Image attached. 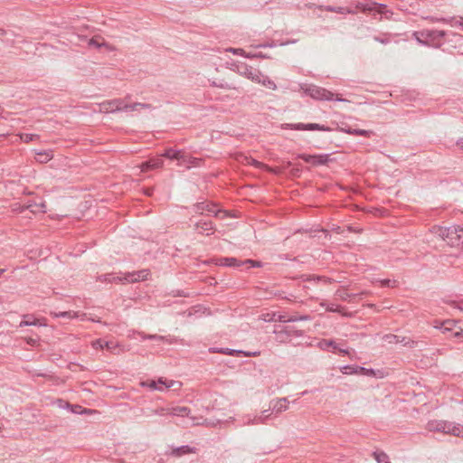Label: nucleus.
Returning <instances> with one entry per match:
<instances>
[{
	"instance_id": "f257e3e1",
	"label": "nucleus",
	"mask_w": 463,
	"mask_h": 463,
	"mask_svg": "<svg viewBox=\"0 0 463 463\" xmlns=\"http://www.w3.org/2000/svg\"><path fill=\"white\" fill-rule=\"evenodd\" d=\"M447 36H451V39L449 41L455 43L463 41V35L457 33H448L443 30L422 29L420 31H415L412 33V37L420 44L436 49L440 48L446 43Z\"/></svg>"
},
{
	"instance_id": "f03ea898",
	"label": "nucleus",
	"mask_w": 463,
	"mask_h": 463,
	"mask_svg": "<svg viewBox=\"0 0 463 463\" xmlns=\"http://www.w3.org/2000/svg\"><path fill=\"white\" fill-rule=\"evenodd\" d=\"M439 232V235L449 245L463 250V227L450 226L440 228Z\"/></svg>"
},
{
	"instance_id": "7ed1b4c3",
	"label": "nucleus",
	"mask_w": 463,
	"mask_h": 463,
	"mask_svg": "<svg viewBox=\"0 0 463 463\" xmlns=\"http://www.w3.org/2000/svg\"><path fill=\"white\" fill-rule=\"evenodd\" d=\"M304 90V92L306 95L311 97L314 99L317 100H336L339 102H345L347 99H343L336 95L335 97V94L328 90L317 86V85H308L306 88H302Z\"/></svg>"
},
{
	"instance_id": "20e7f679",
	"label": "nucleus",
	"mask_w": 463,
	"mask_h": 463,
	"mask_svg": "<svg viewBox=\"0 0 463 463\" xmlns=\"http://www.w3.org/2000/svg\"><path fill=\"white\" fill-rule=\"evenodd\" d=\"M356 8L360 9L363 13H369L375 15L376 14H383L385 18L390 19L392 12L387 9L383 4H378L373 1L366 0L364 2H357Z\"/></svg>"
},
{
	"instance_id": "39448f33",
	"label": "nucleus",
	"mask_w": 463,
	"mask_h": 463,
	"mask_svg": "<svg viewBox=\"0 0 463 463\" xmlns=\"http://www.w3.org/2000/svg\"><path fill=\"white\" fill-rule=\"evenodd\" d=\"M194 211L198 214H203L204 213L207 214H213V216L220 219H225L228 217L226 211L218 209L216 203L209 201H203L195 203L194 205Z\"/></svg>"
},
{
	"instance_id": "423d86ee",
	"label": "nucleus",
	"mask_w": 463,
	"mask_h": 463,
	"mask_svg": "<svg viewBox=\"0 0 463 463\" xmlns=\"http://www.w3.org/2000/svg\"><path fill=\"white\" fill-rule=\"evenodd\" d=\"M274 334L276 342L283 344L290 342L292 337L302 336L303 331L295 329L293 326H283L280 329L276 328Z\"/></svg>"
},
{
	"instance_id": "0eeeda50",
	"label": "nucleus",
	"mask_w": 463,
	"mask_h": 463,
	"mask_svg": "<svg viewBox=\"0 0 463 463\" xmlns=\"http://www.w3.org/2000/svg\"><path fill=\"white\" fill-rule=\"evenodd\" d=\"M14 210H19L21 213L24 210H29L33 213H45L46 212V204L45 202L41 197H35L32 200H29L26 203Z\"/></svg>"
},
{
	"instance_id": "6e6552de",
	"label": "nucleus",
	"mask_w": 463,
	"mask_h": 463,
	"mask_svg": "<svg viewBox=\"0 0 463 463\" xmlns=\"http://www.w3.org/2000/svg\"><path fill=\"white\" fill-rule=\"evenodd\" d=\"M123 99L105 100L99 104V110L102 113H115L122 111Z\"/></svg>"
},
{
	"instance_id": "1a4fd4ad",
	"label": "nucleus",
	"mask_w": 463,
	"mask_h": 463,
	"mask_svg": "<svg viewBox=\"0 0 463 463\" xmlns=\"http://www.w3.org/2000/svg\"><path fill=\"white\" fill-rule=\"evenodd\" d=\"M190 413H191V410H190V408H188L186 406L172 407V408H170V411L168 412V414L172 415V416L183 417V418L189 417L191 419L192 426L199 425L201 419L194 417V416H190Z\"/></svg>"
},
{
	"instance_id": "9d476101",
	"label": "nucleus",
	"mask_w": 463,
	"mask_h": 463,
	"mask_svg": "<svg viewBox=\"0 0 463 463\" xmlns=\"http://www.w3.org/2000/svg\"><path fill=\"white\" fill-rule=\"evenodd\" d=\"M287 128H290L293 130H320V131H330L331 128L326 127L325 125H320L317 123H297V124H287Z\"/></svg>"
},
{
	"instance_id": "9b49d317",
	"label": "nucleus",
	"mask_w": 463,
	"mask_h": 463,
	"mask_svg": "<svg viewBox=\"0 0 463 463\" xmlns=\"http://www.w3.org/2000/svg\"><path fill=\"white\" fill-rule=\"evenodd\" d=\"M298 157L307 163H311L315 165H326L330 161V156L326 154L323 155H298Z\"/></svg>"
},
{
	"instance_id": "f8f14e48",
	"label": "nucleus",
	"mask_w": 463,
	"mask_h": 463,
	"mask_svg": "<svg viewBox=\"0 0 463 463\" xmlns=\"http://www.w3.org/2000/svg\"><path fill=\"white\" fill-rule=\"evenodd\" d=\"M150 274L149 269H141L138 271L127 272L124 274V281L135 283L147 279Z\"/></svg>"
},
{
	"instance_id": "ddd939ff",
	"label": "nucleus",
	"mask_w": 463,
	"mask_h": 463,
	"mask_svg": "<svg viewBox=\"0 0 463 463\" xmlns=\"http://www.w3.org/2000/svg\"><path fill=\"white\" fill-rule=\"evenodd\" d=\"M202 162V158L191 156L189 154L182 151L178 165H184L186 168H191L192 166H200Z\"/></svg>"
},
{
	"instance_id": "4468645a",
	"label": "nucleus",
	"mask_w": 463,
	"mask_h": 463,
	"mask_svg": "<svg viewBox=\"0 0 463 463\" xmlns=\"http://www.w3.org/2000/svg\"><path fill=\"white\" fill-rule=\"evenodd\" d=\"M457 322L455 320H445L439 323V326H435V327L439 328L442 333H451L454 336L460 335L462 329L458 328L459 330L454 331V328L456 327Z\"/></svg>"
},
{
	"instance_id": "2eb2a0df",
	"label": "nucleus",
	"mask_w": 463,
	"mask_h": 463,
	"mask_svg": "<svg viewBox=\"0 0 463 463\" xmlns=\"http://www.w3.org/2000/svg\"><path fill=\"white\" fill-rule=\"evenodd\" d=\"M239 71L246 78L254 81L260 82V71L253 70L251 67H248L247 65L243 64L241 67H239Z\"/></svg>"
},
{
	"instance_id": "dca6fc26",
	"label": "nucleus",
	"mask_w": 463,
	"mask_h": 463,
	"mask_svg": "<svg viewBox=\"0 0 463 463\" xmlns=\"http://www.w3.org/2000/svg\"><path fill=\"white\" fill-rule=\"evenodd\" d=\"M195 229L198 231L201 234H206L209 235L214 232V226L213 223L209 221H200L195 223Z\"/></svg>"
},
{
	"instance_id": "f3484780",
	"label": "nucleus",
	"mask_w": 463,
	"mask_h": 463,
	"mask_svg": "<svg viewBox=\"0 0 463 463\" xmlns=\"http://www.w3.org/2000/svg\"><path fill=\"white\" fill-rule=\"evenodd\" d=\"M213 353H221V354H230V355H233L234 354H243V356L245 357H256V356H259L260 354V351H257V352H245V351H241V350H233V349H226V350H218V351H215L214 349H213L212 351Z\"/></svg>"
},
{
	"instance_id": "a211bd4d",
	"label": "nucleus",
	"mask_w": 463,
	"mask_h": 463,
	"mask_svg": "<svg viewBox=\"0 0 463 463\" xmlns=\"http://www.w3.org/2000/svg\"><path fill=\"white\" fill-rule=\"evenodd\" d=\"M383 340L388 344H402L403 345H408L411 342L410 339H408L405 336H400L393 334H387L383 336Z\"/></svg>"
},
{
	"instance_id": "6ab92c4d",
	"label": "nucleus",
	"mask_w": 463,
	"mask_h": 463,
	"mask_svg": "<svg viewBox=\"0 0 463 463\" xmlns=\"http://www.w3.org/2000/svg\"><path fill=\"white\" fill-rule=\"evenodd\" d=\"M430 430L448 434L449 432L450 422L445 420L434 421L429 424Z\"/></svg>"
},
{
	"instance_id": "aec40b11",
	"label": "nucleus",
	"mask_w": 463,
	"mask_h": 463,
	"mask_svg": "<svg viewBox=\"0 0 463 463\" xmlns=\"http://www.w3.org/2000/svg\"><path fill=\"white\" fill-rule=\"evenodd\" d=\"M163 165H164L163 159L161 157H156V158H151V159L146 161L145 163H143L141 165V168H142V171H147L150 169L160 168L163 166Z\"/></svg>"
},
{
	"instance_id": "412c9836",
	"label": "nucleus",
	"mask_w": 463,
	"mask_h": 463,
	"mask_svg": "<svg viewBox=\"0 0 463 463\" xmlns=\"http://www.w3.org/2000/svg\"><path fill=\"white\" fill-rule=\"evenodd\" d=\"M215 264L219 266L240 267L243 264V261H241L236 258L225 257L217 259Z\"/></svg>"
},
{
	"instance_id": "4be33fe9",
	"label": "nucleus",
	"mask_w": 463,
	"mask_h": 463,
	"mask_svg": "<svg viewBox=\"0 0 463 463\" xmlns=\"http://www.w3.org/2000/svg\"><path fill=\"white\" fill-rule=\"evenodd\" d=\"M367 293L365 291H362L361 293H357V294H350L348 293L345 288H338L336 291H335V296L343 300V301H352L354 298L358 297V296H363V295H366Z\"/></svg>"
},
{
	"instance_id": "5701e85b",
	"label": "nucleus",
	"mask_w": 463,
	"mask_h": 463,
	"mask_svg": "<svg viewBox=\"0 0 463 463\" xmlns=\"http://www.w3.org/2000/svg\"><path fill=\"white\" fill-rule=\"evenodd\" d=\"M341 131L350 134V135L365 137H370L371 135L373 134V132L371 130L353 128L349 126L342 127Z\"/></svg>"
},
{
	"instance_id": "b1692460",
	"label": "nucleus",
	"mask_w": 463,
	"mask_h": 463,
	"mask_svg": "<svg viewBox=\"0 0 463 463\" xmlns=\"http://www.w3.org/2000/svg\"><path fill=\"white\" fill-rule=\"evenodd\" d=\"M194 452H195V448L190 447L188 445H184V446L173 449L170 455L179 458L183 455L189 454V453H194Z\"/></svg>"
},
{
	"instance_id": "393cba45",
	"label": "nucleus",
	"mask_w": 463,
	"mask_h": 463,
	"mask_svg": "<svg viewBox=\"0 0 463 463\" xmlns=\"http://www.w3.org/2000/svg\"><path fill=\"white\" fill-rule=\"evenodd\" d=\"M321 306L326 307V310L328 312H337L344 317H352V313L344 312V307L339 305L328 304L326 306V304L322 303Z\"/></svg>"
},
{
	"instance_id": "a878e982",
	"label": "nucleus",
	"mask_w": 463,
	"mask_h": 463,
	"mask_svg": "<svg viewBox=\"0 0 463 463\" xmlns=\"http://www.w3.org/2000/svg\"><path fill=\"white\" fill-rule=\"evenodd\" d=\"M318 347L323 351H327L330 347L335 351L337 349V344L333 339H322L318 342Z\"/></svg>"
},
{
	"instance_id": "bb28decb",
	"label": "nucleus",
	"mask_w": 463,
	"mask_h": 463,
	"mask_svg": "<svg viewBox=\"0 0 463 463\" xmlns=\"http://www.w3.org/2000/svg\"><path fill=\"white\" fill-rule=\"evenodd\" d=\"M93 347L94 348H100V349H113L114 347H116V345L114 344V342L112 341H104L102 339H98L96 341L93 342L92 344Z\"/></svg>"
},
{
	"instance_id": "cd10ccee",
	"label": "nucleus",
	"mask_w": 463,
	"mask_h": 463,
	"mask_svg": "<svg viewBox=\"0 0 463 463\" xmlns=\"http://www.w3.org/2000/svg\"><path fill=\"white\" fill-rule=\"evenodd\" d=\"M182 150H175L174 148H167L165 150V152L161 155L162 156H165L171 160H177L179 162V157L181 156Z\"/></svg>"
},
{
	"instance_id": "c85d7f7f",
	"label": "nucleus",
	"mask_w": 463,
	"mask_h": 463,
	"mask_svg": "<svg viewBox=\"0 0 463 463\" xmlns=\"http://www.w3.org/2000/svg\"><path fill=\"white\" fill-rule=\"evenodd\" d=\"M448 434L455 437H463V425L450 422L449 432Z\"/></svg>"
},
{
	"instance_id": "c756f323",
	"label": "nucleus",
	"mask_w": 463,
	"mask_h": 463,
	"mask_svg": "<svg viewBox=\"0 0 463 463\" xmlns=\"http://www.w3.org/2000/svg\"><path fill=\"white\" fill-rule=\"evenodd\" d=\"M99 281L101 282H109V283H111V282H118V281H123L124 280V277L121 278L119 276H115L114 274L112 273H108V274H104V275H101L99 278Z\"/></svg>"
},
{
	"instance_id": "7c9ffc66",
	"label": "nucleus",
	"mask_w": 463,
	"mask_h": 463,
	"mask_svg": "<svg viewBox=\"0 0 463 463\" xmlns=\"http://www.w3.org/2000/svg\"><path fill=\"white\" fill-rule=\"evenodd\" d=\"M373 458L377 461V463H391L389 459V456L383 451H373Z\"/></svg>"
},
{
	"instance_id": "2f4dec72",
	"label": "nucleus",
	"mask_w": 463,
	"mask_h": 463,
	"mask_svg": "<svg viewBox=\"0 0 463 463\" xmlns=\"http://www.w3.org/2000/svg\"><path fill=\"white\" fill-rule=\"evenodd\" d=\"M265 321H274V322H286V316L278 314V313H272V314H267L264 317Z\"/></svg>"
},
{
	"instance_id": "473e14b6",
	"label": "nucleus",
	"mask_w": 463,
	"mask_h": 463,
	"mask_svg": "<svg viewBox=\"0 0 463 463\" xmlns=\"http://www.w3.org/2000/svg\"><path fill=\"white\" fill-rule=\"evenodd\" d=\"M138 335L142 340H156V341H165L166 339L165 336L158 335H146L144 332H139Z\"/></svg>"
},
{
	"instance_id": "72a5a7b5",
	"label": "nucleus",
	"mask_w": 463,
	"mask_h": 463,
	"mask_svg": "<svg viewBox=\"0 0 463 463\" xmlns=\"http://www.w3.org/2000/svg\"><path fill=\"white\" fill-rule=\"evenodd\" d=\"M287 398H282L280 400H279L276 404L274 405L273 409L277 411V412H281V411H284L287 410L288 406H287Z\"/></svg>"
},
{
	"instance_id": "f704fd0d",
	"label": "nucleus",
	"mask_w": 463,
	"mask_h": 463,
	"mask_svg": "<svg viewBox=\"0 0 463 463\" xmlns=\"http://www.w3.org/2000/svg\"><path fill=\"white\" fill-rule=\"evenodd\" d=\"M141 385L144 387H148L150 390H158V391L164 390V388L162 386L157 385V383L155 380L142 382Z\"/></svg>"
},
{
	"instance_id": "c9c22d12",
	"label": "nucleus",
	"mask_w": 463,
	"mask_h": 463,
	"mask_svg": "<svg viewBox=\"0 0 463 463\" xmlns=\"http://www.w3.org/2000/svg\"><path fill=\"white\" fill-rule=\"evenodd\" d=\"M318 8L321 10H326L328 12H335V13L341 14H345V7H335V6H331V5H327V6L319 5Z\"/></svg>"
},
{
	"instance_id": "e433bc0d",
	"label": "nucleus",
	"mask_w": 463,
	"mask_h": 463,
	"mask_svg": "<svg viewBox=\"0 0 463 463\" xmlns=\"http://www.w3.org/2000/svg\"><path fill=\"white\" fill-rule=\"evenodd\" d=\"M286 319H287L286 322L307 321V320L310 319V316H308V315H303V316L294 315V316H290V317L286 316Z\"/></svg>"
},
{
	"instance_id": "4c0bfd02",
	"label": "nucleus",
	"mask_w": 463,
	"mask_h": 463,
	"mask_svg": "<svg viewBox=\"0 0 463 463\" xmlns=\"http://www.w3.org/2000/svg\"><path fill=\"white\" fill-rule=\"evenodd\" d=\"M344 374H357V365H345L340 368Z\"/></svg>"
},
{
	"instance_id": "58836bf2",
	"label": "nucleus",
	"mask_w": 463,
	"mask_h": 463,
	"mask_svg": "<svg viewBox=\"0 0 463 463\" xmlns=\"http://www.w3.org/2000/svg\"><path fill=\"white\" fill-rule=\"evenodd\" d=\"M37 156H39L38 160L41 163H45L52 158V151L40 152L37 154Z\"/></svg>"
},
{
	"instance_id": "ea45409f",
	"label": "nucleus",
	"mask_w": 463,
	"mask_h": 463,
	"mask_svg": "<svg viewBox=\"0 0 463 463\" xmlns=\"http://www.w3.org/2000/svg\"><path fill=\"white\" fill-rule=\"evenodd\" d=\"M426 19L431 23H443V24H449L450 25H453L452 20H449L446 17L428 16V17H426Z\"/></svg>"
},
{
	"instance_id": "a19ab883",
	"label": "nucleus",
	"mask_w": 463,
	"mask_h": 463,
	"mask_svg": "<svg viewBox=\"0 0 463 463\" xmlns=\"http://www.w3.org/2000/svg\"><path fill=\"white\" fill-rule=\"evenodd\" d=\"M140 102H135L132 104L125 103V99H123L122 111H135L139 109Z\"/></svg>"
},
{
	"instance_id": "79ce46f5",
	"label": "nucleus",
	"mask_w": 463,
	"mask_h": 463,
	"mask_svg": "<svg viewBox=\"0 0 463 463\" xmlns=\"http://www.w3.org/2000/svg\"><path fill=\"white\" fill-rule=\"evenodd\" d=\"M211 85L217 87V88L224 89V90H235V87L229 84L228 82H224V81L217 82V81L213 80L211 82Z\"/></svg>"
},
{
	"instance_id": "37998d69",
	"label": "nucleus",
	"mask_w": 463,
	"mask_h": 463,
	"mask_svg": "<svg viewBox=\"0 0 463 463\" xmlns=\"http://www.w3.org/2000/svg\"><path fill=\"white\" fill-rule=\"evenodd\" d=\"M20 138L24 143H29V142L33 141V139L39 138V136L36 134L22 133V134H20Z\"/></svg>"
},
{
	"instance_id": "c03bdc74",
	"label": "nucleus",
	"mask_w": 463,
	"mask_h": 463,
	"mask_svg": "<svg viewBox=\"0 0 463 463\" xmlns=\"http://www.w3.org/2000/svg\"><path fill=\"white\" fill-rule=\"evenodd\" d=\"M42 326L43 324L42 323H39V320L36 319V318H29V319H26V320H23L21 321L20 323V326Z\"/></svg>"
},
{
	"instance_id": "a18cd8bd",
	"label": "nucleus",
	"mask_w": 463,
	"mask_h": 463,
	"mask_svg": "<svg viewBox=\"0 0 463 463\" xmlns=\"http://www.w3.org/2000/svg\"><path fill=\"white\" fill-rule=\"evenodd\" d=\"M357 374H364V375L372 376V375H374V371L373 369H368V368L357 365Z\"/></svg>"
},
{
	"instance_id": "49530a36",
	"label": "nucleus",
	"mask_w": 463,
	"mask_h": 463,
	"mask_svg": "<svg viewBox=\"0 0 463 463\" xmlns=\"http://www.w3.org/2000/svg\"><path fill=\"white\" fill-rule=\"evenodd\" d=\"M260 82H261L265 87H267L268 89H270V90H273L277 89V85H276V83H275L272 80H270L269 78H268V77H265V78H264V80H263L262 81L260 80Z\"/></svg>"
},
{
	"instance_id": "de8ad7c7",
	"label": "nucleus",
	"mask_w": 463,
	"mask_h": 463,
	"mask_svg": "<svg viewBox=\"0 0 463 463\" xmlns=\"http://www.w3.org/2000/svg\"><path fill=\"white\" fill-rule=\"evenodd\" d=\"M169 411H170V408L159 407L155 410H152L151 412H152V414H155V415L164 416V415H169L168 414Z\"/></svg>"
},
{
	"instance_id": "09e8293b",
	"label": "nucleus",
	"mask_w": 463,
	"mask_h": 463,
	"mask_svg": "<svg viewBox=\"0 0 463 463\" xmlns=\"http://www.w3.org/2000/svg\"><path fill=\"white\" fill-rule=\"evenodd\" d=\"M158 386H162L165 389L170 388L173 386L174 382L170 381L169 383L166 382V380H164L163 378H159L158 381H156Z\"/></svg>"
},
{
	"instance_id": "8fccbe9b",
	"label": "nucleus",
	"mask_w": 463,
	"mask_h": 463,
	"mask_svg": "<svg viewBox=\"0 0 463 463\" xmlns=\"http://www.w3.org/2000/svg\"><path fill=\"white\" fill-rule=\"evenodd\" d=\"M265 423L264 418L262 416H256L252 420L249 419L246 424H263Z\"/></svg>"
},
{
	"instance_id": "3c124183",
	"label": "nucleus",
	"mask_w": 463,
	"mask_h": 463,
	"mask_svg": "<svg viewBox=\"0 0 463 463\" xmlns=\"http://www.w3.org/2000/svg\"><path fill=\"white\" fill-rule=\"evenodd\" d=\"M55 317H67V318H72L75 317V314L70 312V311H64V312H59V313H52Z\"/></svg>"
},
{
	"instance_id": "603ef678",
	"label": "nucleus",
	"mask_w": 463,
	"mask_h": 463,
	"mask_svg": "<svg viewBox=\"0 0 463 463\" xmlns=\"http://www.w3.org/2000/svg\"><path fill=\"white\" fill-rule=\"evenodd\" d=\"M235 159L241 164L247 165L248 159H250V157L245 156L243 153H238L235 156Z\"/></svg>"
},
{
	"instance_id": "864d4df0",
	"label": "nucleus",
	"mask_w": 463,
	"mask_h": 463,
	"mask_svg": "<svg viewBox=\"0 0 463 463\" xmlns=\"http://www.w3.org/2000/svg\"><path fill=\"white\" fill-rule=\"evenodd\" d=\"M247 165H253L257 168H262L264 166L263 163L259 162L258 160L251 158V157H250V159H248Z\"/></svg>"
},
{
	"instance_id": "5fc2aeb1",
	"label": "nucleus",
	"mask_w": 463,
	"mask_h": 463,
	"mask_svg": "<svg viewBox=\"0 0 463 463\" xmlns=\"http://www.w3.org/2000/svg\"><path fill=\"white\" fill-rule=\"evenodd\" d=\"M312 279L322 280V281H324L325 283H332V282L334 281V279H330V278H326V277H319V276H317V277H316V278L314 277V278H312ZM307 280H311V277H308V278L307 279Z\"/></svg>"
},
{
	"instance_id": "6e6d98bb",
	"label": "nucleus",
	"mask_w": 463,
	"mask_h": 463,
	"mask_svg": "<svg viewBox=\"0 0 463 463\" xmlns=\"http://www.w3.org/2000/svg\"><path fill=\"white\" fill-rule=\"evenodd\" d=\"M228 52H232L233 54L242 55V56H245V57L247 55L245 53L244 50L241 49V48H238V49H236V48H230V49H228Z\"/></svg>"
},
{
	"instance_id": "4d7b16f0",
	"label": "nucleus",
	"mask_w": 463,
	"mask_h": 463,
	"mask_svg": "<svg viewBox=\"0 0 463 463\" xmlns=\"http://www.w3.org/2000/svg\"><path fill=\"white\" fill-rule=\"evenodd\" d=\"M449 20H452V24L453 25L452 26H458V21H463V17L459 16V17H449L448 18Z\"/></svg>"
},
{
	"instance_id": "13d9d810",
	"label": "nucleus",
	"mask_w": 463,
	"mask_h": 463,
	"mask_svg": "<svg viewBox=\"0 0 463 463\" xmlns=\"http://www.w3.org/2000/svg\"><path fill=\"white\" fill-rule=\"evenodd\" d=\"M373 39H374V41L379 42V43H383V44L389 43V39L388 38H381L379 36H374Z\"/></svg>"
},
{
	"instance_id": "bf43d9fd",
	"label": "nucleus",
	"mask_w": 463,
	"mask_h": 463,
	"mask_svg": "<svg viewBox=\"0 0 463 463\" xmlns=\"http://www.w3.org/2000/svg\"><path fill=\"white\" fill-rule=\"evenodd\" d=\"M244 263H250L251 264L252 267H260V262L252 260H246L245 261H243V264Z\"/></svg>"
},
{
	"instance_id": "052dcab7",
	"label": "nucleus",
	"mask_w": 463,
	"mask_h": 463,
	"mask_svg": "<svg viewBox=\"0 0 463 463\" xmlns=\"http://www.w3.org/2000/svg\"><path fill=\"white\" fill-rule=\"evenodd\" d=\"M246 57H249V58H253V57L266 58V55L262 54L261 52H259V53H255V54H247Z\"/></svg>"
},
{
	"instance_id": "680f3d73",
	"label": "nucleus",
	"mask_w": 463,
	"mask_h": 463,
	"mask_svg": "<svg viewBox=\"0 0 463 463\" xmlns=\"http://www.w3.org/2000/svg\"><path fill=\"white\" fill-rule=\"evenodd\" d=\"M456 146L459 148V150L461 152H463V137L459 138L457 142H456Z\"/></svg>"
},
{
	"instance_id": "e2e57ef3",
	"label": "nucleus",
	"mask_w": 463,
	"mask_h": 463,
	"mask_svg": "<svg viewBox=\"0 0 463 463\" xmlns=\"http://www.w3.org/2000/svg\"><path fill=\"white\" fill-rule=\"evenodd\" d=\"M139 108L140 109H152V105L148 104V103H141L140 102Z\"/></svg>"
},
{
	"instance_id": "0e129e2a",
	"label": "nucleus",
	"mask_w": 463,
	"mask_h": 463,
	"mask_svg": "<svg viewBox=\"0 0 463 463\" xmlns=\"http://www.w3.org/2000/svg\"><path fill=\"white\" fill-rule=\"evenodd\" d=\"M89 44L96 46V47H100L101 46V44L99 43L94 38L90 40Z\"/></svg>"
},
{
	"instance_id": "69168bd1",
	"label": "nucleus",
	"mask_w": 463,
	"mask_h": 463,
	"mask_svg": "<svg viewBox=\"0 0 463 463\" xmlns=\"http://www.w3.org/2000/svg\"><path fill=\"white\" fill-rule=\"evenodd\" d=\"M81 407L80 405H75L74 408L71 409V411L74 413H81L82 411H80Z\"/></svg>"
},
{
	"instance_id": "338daca9",
	"label": "nucleus",
	"mask_w": 463,
	"mask_h": 463,
	"mask_svg": "<svg viewBox=\"0 0 463 463\" xmlns=\"http://www.w3.org/2000/svg\"><path fill=\"white\" fill-rule=\"evenodd\" d=\"M27 343H28L29 345H37V343H38V340H37V339H34V338H31V337H30V338L27 340Z\"/></svg>"
},
{
	"instance_id": "774afa93",
	"label": "nucleus",
	"mask_w": 463,
	"mask_h": 463,
	"mask_svg": "<svg viewBox=\"0 0 463 463\" xmlns=\"http://www.w3.org/2000/svg\"><path fill=\"white\" fill-rule=\"evenodd\" d=\"M336 350H337L339 353L343 354H348V355L350 354H349V351H348L347 349H342V348H339V347L337 346V349H336Z\"/></svg>"
}]
</instances>
